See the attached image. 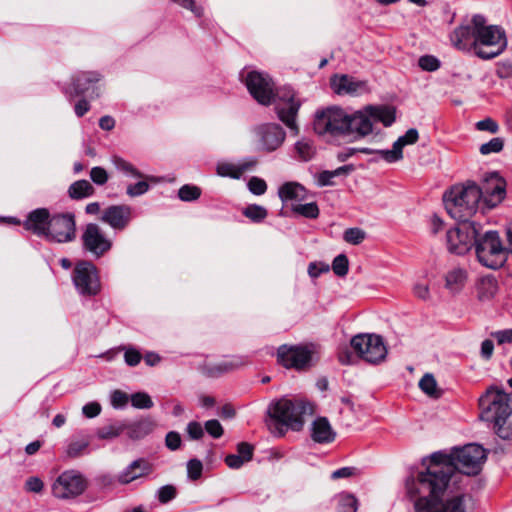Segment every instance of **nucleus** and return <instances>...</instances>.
I'll return each instance as SVG.
<instances>
[{"label": "nucleus", "instance_id": "f257e3e1", "mask_svg": "<svg viewBox=\"0 0 512 512\" xmlns=\"http://www.w3.org/2000/svg\"><path fill=\"white\" fill-rule=\"evenodd\" d=\"M423 469L412 473L405 481L408 497L419 494L430 488L448 487L455 473L454 450L447 454L437 451L422 460Z\"/></svg>", "mask_w": 512, "mask_h": 512}, {"label": "nucleus", "instance_id": "f03ea898", "mask_svg": "<svg viewBox=\"0 0 512 512\" xmlns=\"http://www.w3.org/2000/svg\"><path fill=\"white\" fill-rule=\"evenodd\" d=\"M309 409V404L304 400L285 397L274 400L267 408V426L276 437H283L288 430L298 432L304 426L303 417Z\"/></svg>", "mask_w": 512, "mask_h": 512}, {"label": "nucleus", "instance_id": "7ed1b4c3", "mask_svg": "<svg viewBox=\"0 0 512 512\" xmlns=\"http://www.w3.org/2000/svg\"><path fill=\"white\" fill-rule=\"evenodd\" d=\"M447 487L430 488L409 497L414 503L415 512H474L475 502L468 493H455L445 496Z\"/></svg>", "mask_w": 512, "mask_h": 512}, {"label": "nucleus", "instance_id": "20e7f679", "mask_svg": "<svg viewBox=\"0 0 512 512\" xmlns=\"http://www.w3.org/2000/svg\"><path fill=\"white\" fill-rule=\"evenodd\" d=\"M447 213L457 222H475L471 218L476 214L481 202L478 185L473 181L454 185L443 196Z\"/></svg>", "mask_w": 512, "mask_h": 512}, {"label": "nucleus", "instance_id": "39448f33", "mask_svg": "<svg viewBox=\"0 0 512 512\" xmlns=\"http://www.w3.org/2000/svg\"><path fill=\"white\" fill-rule=\"evenodd\" d=\"M481 419L493 424L494 432L504 440L512 438V406L508 394L494 392L479 400Z\"/></svg>", "mask_w": 512, "mask_h": 512}, {"label": "nucleus", "instance_id": "423d86ee", "mask_svg": "<svg viewBox=\"0 0 512 512\" xmlns=\"http://www.w3.org/2000/svg\"><path fill=\"white\" fill-rule=\"evenodd\" d=\"M474 242L475 254L482 266L498 270L505 265L510 250L503 245L497 231L488 230L484 233L479 231Z\"/></svg>", "mask_w": 512, "mask_h": 512}, {"label": "nucleus", "instance_id": "0eeeda50", "mask_svg": "<svg viewBox=\"0 0 512 512\" xmlns=\"http://www.w3.org/2000/svg\"><path fill=\"white\" fill-rule=\"evenodd\" d=\"M88 488L85 475L76 469L61 472L51 485L53 497L59 500H74L81 496Z\"/></svg>", "mask_w": 512, "mask_h": 512}, {"label": "nucleus", "instance_id": "6e6552de", "mask_svg": "<svg viewBox=\"0 0 512 512\" xmlns=\"http://www.w3.org/2000/svg\"><path fill=\"white\" fill-rule=\"evenodd\" d=\"M347 112L340 107H329L315 114L313 128L321 136H347Z\"/></svg>", "mask_w": 512, "mask_h": 512}, {"label": "nucleus", "instance_id": "1a4fd4ad", "mask_svg": "<svg viewBox=\"0 0 512 512\" xmlns=\"http://www.w3.org/2000/svg\"><path fill=\"white\" fill-rule=\"evenodd\" d=\"M483 227L478 222H458L446 233V245L450 253L464 255L474 247L476 237Z\"/></svg>", "mask_w": 512, "mask_h": 512}, {"label": "nucleus", "instance_id": "9d476101", "mask_svg": "<svg viewBox=\"0 0 512 512\" xmlns=\"http://www.w3.org/2000/svg\"><path fill=\"white\" fill-rule=\"evenodd\" d=\"M72 282L77 293L85 298L97 296L101 291L98 269L90 261H78L72 271Z\"/></svg>", "mask_w": 512, "mask_h": 512}, {"label": "nucleus", "instance_id": "9b49d317", "mask_svg": "<svg viewBox=\"0 0 512 512\" xmlns=\"http://www.w3.org/2000/svg\"><path fill=\"white\" fill-rule=\"evenodd\" d=\"M476 56L482 60H491L499 56L507 47L505 30L498 25H488L477 35Z\"/></svg>", "mask_w": 512, "mask_h": 512}, {"label": "nucleus", "instance_id": "f8f14e48", "mask_svg": "<svg viewBox=\"0 0 512 512\" xmlns=\"http://www.w3.org/2000/svg\"><path fill=\"white\" fill-rule=\"evenodd\" d=\"M350 345L360 358L371 364L382 362L388 352L383 337L377 334L355 335Z\"/></svg>", "mask_w": 512, "mask_h": 512}, {"label": "nucleus", "instance_id": "ddd939ff", "mask_svg": "<svg viewBox=\"0 0 512 512\" xmlns=\"http://www.w3.org/2000/svg\"><path fill=\"white\" fill-rule=\"evenodd\" d=\"M485 459V449L479 444L471 443L454 448L455 471L466 476L478 475Z\"/></svg>", "mask_w": 512, "mask_h": 512}, {"label": "nucleus", "instance_id": "4468645a", "mask_svg": "<svg viewBox=\"0 0 512 512\" xmlns=\"http://www.w3.org/2000/svg\"><path fill=\"white\" fill-rule=\"evenodd\" d=\"M45 239L53 243H70L76 239V220L74 213L51 214Z\"/></svg>", "mask_w": 512, "mask_h": 512}, {"label": "nucleus", "instance_id": "2eb2a0df", "mask_svg": "<svg viewBox=\"0 0 512 512\" xmlns=\"http://www.w3.org/2000/svg\"><path fill=\"white\" fill-rule=\"evenodd\" d=\"M101 75L98 72L75 73L71 78V84L63 88V92L69 100L75 97H88L89 100L96 99L100 96L99 81Z\"/></svg>", "mask_w": 512, "mask_h": 512}, {"label": "nucleus", "instance_id": "dca6fc26", "mask_svg": "<svg viewBox=\"0 0 512 512\" xmlns=\"http://www.w3.org/2000/svg\"><path fill=\"white\" fill-rule=\"evenodd\" d=\"M278 101L275 104V112L281 120L295 135L299 133L296 117L300 109V101L295 99V93L291 88L284 89L283 93H277Z\"/></svg>", "mask_w": 512, "mask_h": 512}, {"label": "nucleus", "instance_id": "f3484780", "mask_svg": "<svg viewBox=\"0 0 512 512\" xmlns=\"http://www.w3.org/2000/svg\"><path fill=\"white\" fill-rule=\"evenodd\" d=\"M82 249L98 259L111 248L112 241L108 239L98 224L88 223L81 235Z\"/></svg>", "mask_w": 512, "mask_h": 512}, {"label": "nucleus", "instance_id": "a211bd4d", "mask_svg": "<svg viewBox=\"0 0 512 512\" xmlns=\"http://www.w3.org/2000/svg\"><path fill=\"white\" fill-rule=\"evenodd\" d=\"M481 193V201L489 208H495L506 196V181L498 172H491L486 175L482 185H478Z\"/></svg>", "mask_w": 512, "mask_h": 512}, {"label": "nucleus", "instance_id": "6ab92c4d", "mask_svg": "<svg viewBox=\"0 0 512 512\" xmlns=\"http://www.w3.org/2000/svg\"><path fill=\"white\" fill-rule=\"evenodd\" d=\"M245 85L251 96L262 105H270L274 100L272 81L267 74L257 71L248 72Z\"/></svg>", "mask_w": 512, "mask_h": 512}, {"label": "nucleus", "instance_id": "aec40b11", "mask_svg": "<svg viewBox=\"0 0 512 512\" xmlns=\"http://www.w3.org/2000/svg\"><path fill=\"white\" fill-rule=\"evenodd\" d=\"M277 360L286 368L303 370L310 366L312 352L304 346L281 345L277 350Z\"/></svg>", "mask_w": 512, "mask_h": 512}, {"label": "nucleus", "instance_id": "412c9836", "mask_svg": "<svg viewBox=\"0 0 512 512\" xmlns=\"http://www.w3.org/2000/svg\"><path fill=\"white\" fill-rule=\"evenodd\" d=\"M256 135L259 138L260 148L266 152L277 150L286 138L285 130L277 123H264L258 126Z\"/></svg>", "mask_w": 512, "mask_h": 512}, {"label": "nucleus", "instance_id": "4be33fe9", "mask_svg": "<svg viewBox=\"0 0 512 512\" xmlns=\"http://www.w3.org/2000/svg\"><path fill=\"white\" fill-rule=\"evenodd\" d=\"M347 136H352L355 140L364 138L373 132V126L369 113L365 107L351 114L347 113Z\"/></svg>", "mask_w": 512, "mask_h": 512}, {"label": "nucleus", "instance_id": "5701e85b", "mask_svg": "<svg viewBox=\"0 0 512 512\" xmlns=\"http://www.w3.org/2000/svg\"><path fill=\"white\" fill-rule=\"evenodd\" d=\"M132 219V208L129 205H111L102 213L101 221L108 224L112 229L124 230Z\"/></svg>", "mask_w": 512, "mask_h": 512}, {"label": "nucleus", "instance_id": "b1692460", "mask_svg": "<svg viewBox=\"0 0 512 512\" xmlns=\"http://www.w3.org/2000/svg\"><path fill=\"white\" fill-rule=\"evenodd\" d=\"M152 471L153 466L147 459L137 458L117 475V482L121 485H128L135 480L147 477Z\"/></svg>", "mask_w": 512, "mask_h": 512}, {"label": "nucleus", "instance_id": "393cba45", "mask_svg": "<svg viewBox=\"0 0 512 512\" xmlns=\"http://www.w3.org/2000/svg\"><path fill=\"white\" fill-rule=\"evenodd\" d=\"M51 213L47 208H36L30 211L23 222L25 230L45 239Z\"/></svg>", "mask_w": 512, "mask_h": 512}, {"label": "nucleus", "instance_id": "a878e982", "mask_svg": "<svg viewBox=\"0 0 512 512\" xmlns=\"http://www.w3.org/2000/svg\"><path fill=\"white\" fill-rule=\"evenodd\" d=\"M450 40L456 49L476 55L477 37L470 24L457 27L451 33Z\"/></svg>", "mask_w": 512, "mask_h": 512}, {"label": "nucleus", "instance_id": "bb28decb", "mask_svg": "<svg viewBox=\"0 0 512 512\" xmlns=\"http://www.w3.org/2000/svg\"><path fill=\"white\" fill-rule=\"evenodd\" d=\"M331 86L338 95L357 96L366 91V82L342 74L331 78Z\"/></svg>", "mask_w": 512, "mask_h": 512}, {"label": "nucleus", "instance_id": "cd10ccee", "mask_svg": "<svg viewBox=\"0 0 512 512\" xmlns=\"http://www.w3.org/2000/svg\"><path fill=\"white\" fill-rule=\"evenodd\" d=\"M311 438L319 444H329L336 438V432L332 428L328 418L318 416L311 425Z\"/></svg>", "mask_w": 512, "mask_h": 512}, {"label": "nucleus", "instance_id": "c85d7f7f", "mask_svg": "<svg viewBox=\"0 0 512 512\" xmlns=\"http://www.w3.org/2000/svg\"><path fill=\"white\" fill-rule=\"evenodd\" d=\"M365 111L369 113L372 126L374 123H382L385 127L391 126L396 119L395 109L385 105H367Z\"/></svg>", "mask_w": 512, "mask_h": 512}, {"label": "nucleus", "instance_id": "c756f323", "mask_svg": "<svg viewBox=\"0 0 512 512\" xmlns=\"http://www.w3.org/2000/svg\"><path fill=\"white\" fill-rule=\"evenodd\" d=\"M249 362L246 356H234L230 360H224L218 364L208 365L205 372L209 377H219L222 374L237 369Z\"/></svg>", "mask_w": 512, "mask_h": 512}, {"label": "nucleus", "instance_id": "7c9ffc66", "mask_svg": "<svg viewBox=\"0 0 512 512\" xmlns=\"http://www.w3.org/2000/svg\"><path fill=\"white\" fill-rule=\"evenodd\" d=\"M306 193V188L298 182H285L278 189V196L283 203L292 200L303 201Z\"/></svg>", "mask_w": 512, "mask_h": 512}, {"label": "nucleus", "instance_id": "2f4dec72", "mask_svg": "<svg viewBox=\"0 0 512 512\" xmlns=\"http://www.w3.org/2000/svg\"><path fill=\"white\" fill-rule=\"evenodd\" d=\"M154 422L149 418L126 424V434L132 440H140L149 435L154 429Z\"/></svg>", "mask_w": 512, "mask_h": 512}, {"label": "nucleus", "instance_id": "473e14b6", "mask_svg": "<svg viewBox=\"0 0 512 512\" xmlns=\"http://www.w3.org/2000/svg\"><path fill=\"white\" fill-rule=\"evenodd\" d=\"M95 188L85 179L73 182L68 188V195L73 200H81L93 196Z\"/></svg>", "mask_w": 512, "mask_h": 512}, {"label": "nucleus", "instance_id": "72a5a7b5", "mask_svg": "<svg viewBox=\"0 0 512 512\" xmlns=\"http://www.w3.org/2000/svg\"><path fill=\"white\" fill-rule=\"evenodd\" d=\"M126 428V423L114 421L96 429L95 435L100 440H111L120 436Z\"/></svg>", "mask_w": 512, "mask_h": 512}, {"label": "nucleus", "instance_id": "f704fd0d", "mask_svg": "<svg viewBox=\"0 0 512 512\" xmlns=\"http://www.w3.org/2000/svg\"><path fill=\"white\" fill-rule=\"evenodd\" d=\"M112 163L126 177L143 178L144 175L130 162L120 156H113Z\"/></svg>", "mask_w": 512, "mask_h": 512}, {"label": "nucleus", "instance_id": "c9c22d12", "mask_svg": "<svg viewBox=\"0 0 512 512\" xmlns=\"http://www.w3.org/2000/svg\"><path fill=\"white\" fill-rule=\"evenodd\" d=\"M294 150L296 152V157L304 162L310 161L315 153L316 149L311 140L301 139L294 144Z\"/></svg>", "mask_w": 512, "mask_h": 512}, {"label": "nucleus", "instance_id": "e433bc0d", "mask_svg": "<svg viewBox=\"0 0 512 512\" xmlns=\"http://www.w3.org/2000/svg\"><path fill=\"white\" fill-rule=\"evenodd\" d=\"M242 214L251 222L258 224L262 223L266 219L268 211L264 206L249 204L242 210Z\"/></svg>", "mask_w": 512, "mask_h": 512}, {"label": "nucleus", "instance_id": "4c0bfd02", "mask_svg": "<svg viewBox=\"0 0 512 512\" xmlns=\"http://www.w3.org/2000/svg\"><path fill=\"white\" fill-rule=\"evenodd\" d=\"M497 290L498 284L495 279H483L478 288V298L481 301L491 300L496 295Z\"/></svg>", "mask_w": 512, "mask_h": 512}, {"label": "nucleus", "instance_id": "58836bf2", "mask_svg": "<svg viewBox=\"0 0 512 512\" xmlns=\"http://www.w3.org/2000/svg\"><path fill=\"white\" fill-rule=\"evenodd\" d=\"M246 169L247 165L237 166L232 163H219L217 165V174L222 177L239 179Z\"/></svg>", "mask_w": 512, "mask_h": 512}, {"label": "nucleus", "instance_id": "ea45409f", "mask_svg": "<svg viewBox=\"0 0 512 512\" xmlns=\"http://www.w3.org/2000/svg\"><path fill=\"white\" fill-rule=\"evenodd\" d=\"M116 481L117 476H114L108 472L99 473L93 478V484L97 490L102 492L112 490Z\"/></svg>", "mask_w": 512, "mask_h": 512}, {"label": "nucleus", "instance_id": "a19ab883", "mask_svg": "<svg viewBox=\"0 0 512 512\" xmlns=\"http://www.w3.org/2000/svg\"><path fill=\"white\" fill-rule=\"evenodd\" d=\"M291 210L293 213L301 215L307 219H316L320 214V210L316 202L293 205Z\"/></svg>", "mask_w": 512, "mask_h": 512}, {"label": "nucleus", "instance_id": "79ce46f5", "mask_svg": "<svg viewBox=\"0 0 512 512\" xmlns=\"http://www.w3.org/2000/svg\"><path fill=\"white\" fill-rule=\"evenodd\" d=\"M466 279V271L461 268H455L449 271L445 277L446 287L450 290H456L463 285Z\"/></svg>", "mask_w": 512, "mask_h": 512}, {"label": "nucleus", "instance_id": "37998d69", "mask_svg": "<svg viewBox=\"0 0 512 512\" xmlns=\"http://www.w3.org/2000/svg\"><path fill=\"white\" fill-rule=\"evenodd\" d=\"M358 500L349 493H342L338 498L337 512H357Z\"/></svg>", "mask_w": 512, "mask_h": 512}, {"label": "nucleus", "instance_id": "c03bdc74", "mask_svg": "<svg viewBox=\"0 0 512 512\" xmlns=\"http://www.w3.org/2000/svg\"><path fill=\"white\" fill-rule=\"evenodd\" d=\"M88 440H71L66 448V454L70 458H78L88 453Z\"/></svg>", "mask_w": 512, "mask_h": 512}, {"label": "nucleus", "instance_id": "a18cd8bd", "mask_svg": "<svg viewBox=\"0 0 512 512\" xmlns=\"http://www.w3.org/2000/svg\"><path fill=\"white\" fill-rule=\"evenodd\" d=\"M178 495V490L173 484H166L159 487L155 497L160 504H167L173 501Z\"/></svg>", "mask_w": 512, "mask_h": 512}, {"label": "nucleus", "instance_id": "49530a36", "mask_svg": "<svg viewBox=\"0 0 512 512\" xmlns=\"http://www.w3.org/2000/svg\"><path fill=\"white\" fill-rule=\"evenodd\" d=\"M419 388L428 396L438 398L437 382L432 374H425L419 381Z\"/></svg>", "mask_w": 512, "mask_h": 512}, {"label": "nucleus", "instance_id": "de8ad7c7", "mask_svg": "<svg viewBox=\"0 0 512 512\" xmlns=\"http://www.w3.org/2000/svg\"><path fill=\"white\" fill-rule=\"evenodd\" d=\"M201 196V189L198 186L185 184L178 190V197L181 201L192 202Z\"/></svg>", "mask_w": 512, "mask_h": 512}, {"label": "nucleus", "instance_id": "09e8293b", "mask_svg": "<svg viewBox=\"0 0 512 512\" xmlns=\"http://www.w3.org/2000/svg\"><path fill=\"white\" fill-rule=\"evenodd\" d=\"M131 405L137 409H150L154 403L146 392H136L130 396Z\"/></svg>", "mask_w": 512, "mask_h": 512}, {"label": "nucleus", "instance_id": "8fccbe9b", "mask_svg": "<svg viewBox=\"0 0 512 512\" xmlns=\"http://www.w3.org/2000/svg\"><path fill=\"white\" fill-rule=\"evenodd\" d=\"M366 238V232L358 227L348 228L344 231L343 239L352 245H359Z\"/></svg>", "mask_w": 512, "mask_h": 512}, {"label": "nucleus", "instance_id": "3c124183", "mask_svg": "<svg viewBox=\"0 0 512 512\" xmlns=\"http://www.w3.org/2000/svg\"><path fill=\"white\" fill-rule=\"evenodd\" d=\"M504 147V140L501 137H495L489 140L486 143H483L480 148L479 152L482 155H490L493 153H499L503 150Z\"/></svg>", "mask_w": 512, "mask_h": 512}, {"label": "nucleus", "instance_id": "603ef678", "mask_svg": "<svg viewBox=\"0 0 512 512\" xmlns=\"http://www.w3.org/2000/svg\"><path fill=\"white\" fill-rule=\"evenodd\" d=\"M332 269L337 276H346L349 271L348 257L345 254H339L336 256L332 262Z\"/></svg>", "mask_w": 512, "mask_h": 512}, {"label": "nucleus", "instance_id": "864d4df0", "mask_svg": "<svg viewBox=\"0 0 512 512\" xmlns=\"http://www.w3.org/2000/svg\"><path fill=\"white\" fill-rule=\"evenodd\" d=\"M419 67L428 72H434L441 66L440 60L433 55H423L418 60Z\"/></svg>", "mask_w": 512, "mask_h": 512}, {"label": "nucleus", "instance_id": "5fc2aeb1", "mask_svg": "<svg viewBox=\"0 0 512 512\" xmlns=\"http://www.w3.org/2000/svg\"><path fill=\"white\" fill-rule=\"evenodd\" d=\"M359 151L360 153L366 155L376 154L378 155V158L384 160L387 163H396L390 149H373L369 147H362Z\"/></svg>", "mask_w": 512, "mask_h": 512}, {"label": "nucleus", "instance_id": "6e6d98bb", "mask_svg": "<svg viewBox=\"0 0 512 512\" xmlns=\"http://www.w3.org/2000/svg\"><path fill=\"white\" fill-rule=\"evenodd\" d=\"M247 186L249 191L257 196L263 195L267 191V184L265 180L257 176L251 177Z\"/></svg>", "mask_w": 512, "mask_h": 512}, {"label": "nucleus", "instance_id": "4d7b16f0", "mask_svg": "<svg viewBox=\"0 0 512 512\" xmlns=\"http://www.w3.org/2000/svg\"><path fill=\"white\" fill-rule=\"evenodd\" d=\"M203 464L199 459H190L187 463V475L191 480H197L201 477Z\"/></svg>", "mask_w": 512, "mask_h": 512}, {"label": "nucleus", "instance_id": "13d9d810", "mask_svg": "<svg viewBox=\"0 0 512 512\" xmlns=\"http://www.w3.org/2000/svg\"><path fill=\"white\" fill-rule=\"evenodd\" d=\"M149 188L150 186L146 181H138L134 184H129L126 193L130 197H138L148 192Z\"/></svg>", "mask_w": 512, "mask_h": 512}, {"label": "nucleus", "instance_id": "bf43d9fd", "mask_svg": "<svg viewBox=\"0 0 512 512\" xmlns=\"http://www.w3.org/2000/svg\"><path fill=\"white\" fill-rule=\"evenodd\" d=\"M204 429L214 439L220 438L224 433L223 427L217 419L206 421L204 424Z\"/></svg>", "mask_w": 512, "mask_h": 512}, {"label": "nucleus", "instance_id": "052dcab7", "mask_svg": "<svg viewBox=\"0 0 512 512\" xmlns=\"http://www.w3.org/2000/svg\"><path fill=\"white\" fill-rule=\"evenodd\" d=\"M182 439L181 435L176 431H170L165 436V446L170 451H177L181 448Z\"/></svg>", "mask_w": 512, "mask_h": 512}, {"label": "nucleus", "instance_id": "680f3d73", "mask_svg": "<svg viewBox=\"0 0 512 512\" xmlns=\"http://www.w3.org/2000/svg\"><path fill=\"white\" fill-rule=\"evenodd\" d=\"M128 401V394L121 390H115L111 394V404L115 409L124 408L127 405Z\"/></svg>", "mask_w": 512, "mask_h": 512}, {"label": "nucleus", "instance_id": "e2e57ef3", "mask_svg": "<svg viewBox=\"0 0 512 512\" xmlns=\"http://www.w3.org/2000/svg\"><path fill=\"white\" fill-rule=\"evenodd\" d=\"M475 127L479 131H488L492 134H496L499 131L498 123L490 117L476 122Z\"/></svg>", "mask_w": 512, "mask_h": 512}, {"label": "nucleus", "instance_id": "0e129e2a", "mask_svg": "<svg viewBox=\"0 0 512 512\" xmlns=\"http://www.w3.org/2000/svg\"><path fill=\"white\" fill-rule=\"evenodd\" d=\"M141 359L142 355L137 349L133 347H128L125 349L124 360L128 366H137L140 363Z\"/></svg>", "mask_w": 512, "mask_h": 512}, {"label": "nucleus", "instance_id": "69168bd1", "mask_svg": "<svg viewBox=\"0 0 512 512\" xmlns=\"http://www.w3.org/2000/svg\"><path fill=\"white\" fill-rule=\"evenodd\" d=\"M335 178L333 171L324 170L316 175V184L318 187H327L334 186L335 182L333 179Z\"/></svg>", "mask_w": 512, "mask_h": 512}, {"label": "nucleus", "instance_id": "338daca9", "mask_svg": "<svg viewBox=\"0 0 512 512\" xmlns=\"http://www.w3.org/2000/svg\"><path fill=\"white\" fill-rule=\"evenodd\" d=\"M91 180L97 185H104L108 181L107 171L100 167H93L90 171Z\"/></svg>", "mask_w": 512, "mask_h": 512}, {"label": "nucleus", "instance_id": "774afa93", "mask_svg": "<svg viewBox=\"0 0 512 512\" xmlns=\"http://www.w3.org/2000/svg\"><path fill=\"white\" fill-rule=\"evenodd\" d=\"M187 434L192 440H199L204 435V429L202 425L197 421H191L186 427Z\"/></svg>", "mask_w": 512, "mask_h": 512}]
</instances>
